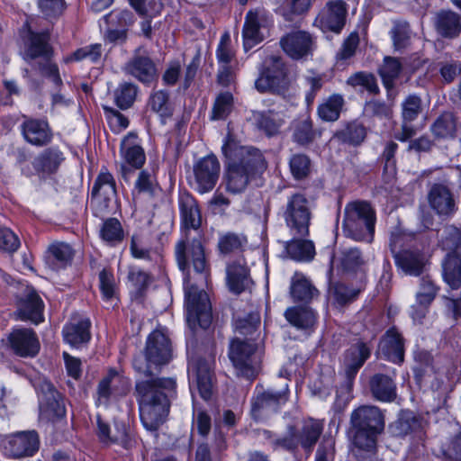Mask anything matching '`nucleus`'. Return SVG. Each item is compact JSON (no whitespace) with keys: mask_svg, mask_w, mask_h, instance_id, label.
<instances>
[{"mask_svg":"<svg viewBox=\"0 0 461 461\" xmlns=\"http://www.w3.org/2000/svg\"><path fill=\"white\" fill-rule=\"evenodd\" d=\"M221 150L226 159L224 181L230 193L243 192L249 182L267 168L263 154L256 148L241 146L227 137Z\"/></svg>","mask_w":461,"mask_h":461,"instance_id":"obj_1","label":"nucleus"},{"mask_svg":"<svg viewBox=\"0 0 461 461\" xmlns=\"http://www.w3.org/2000/svg\"><path fill=\"white\" fill-rule=\"evenodd\" d=\"M179 210L182 225L185 229V239L176 245V258L179 268L185 271L192 264L194 271L201 275L207 283L208 267L203 246L200 240H189L187 230H198L202 223L201 212L194 198L189 194L179 197Z\"/></svg>","mask_w":461,"mask_h":461,"instance_id":"obj_2","label":"nucleus"},{"mask_svg":"<svg viewBox=\"0 0 461 461\" xmlns=\"http://www.w3.org/2000/svg\"><path fill=\"white\" fill-rule=\"evenodd\" d=\"M120 152L123 158L120 167L123 181L131 185L134 176H137L131 191L132 202L136 205L141 203L144 193V149L136 132L131 131L122 139Z\"/></svg>","mask_w":461,"mask_h":461,"instance_id":"obj_3","label":"nucleus"},{"mask_svg":"<svg viewBox=\"0 0 461 461\" xmlns=\"http://www.w3.org/2000/svg\"><path fill=\"white\" fill-rule=\"evenodd\" d=\"M176 388L172 378H146V429L156 430L169 412L168 394Z\"/></svg>","mask_w":461,"mask_h":461,"instance_id":"obj_4","label":"nucleus"},{"mask_svg":"<svg viewBox=\"0 0 461 461\" xmlns=\"http://www.w3.org/2000/svg\"><path fill=\"white\" fill-rule=\"evenodd\" d=\"M375 212L364 201L349 203L344 210L342 230L346 237L356 241L371 242L374 239Z\"/></svg>","mask_w":461,"mask_h":461,"instance_id":"obj_5","label":"nucleus"},{"mask_svg":"<svg viewBox=\"0 0 461 461\" xmlns=\"http://www.w3.org/2000/svg\"><path fill=\"white\" fill-rule=\"evenodd\" d=\"M324 429L323 420L308 418L303 420L299 430L287 427L286 435L275 438L272 443L276 448L294 451L300 445L306 453H312Z\"/></svg>","mask_w":461,"mask_h":461,"instance_id":"obj_6","label":"nucleus"},{"mask_svg":"<svg viewBox=\"0 0 461 461\" xmlns=\"http://www.w3.org/2000/svg\"><path fill=\"white\" fill-rule=\"evenodd\" d=\"M21 38L20 54L28 64L38 59H52L54 49L50 43V30L35 32L29 22H25L19 31Z\"/></svg>","mask_w":461,"mask_h":461,"instance_id":"obj_7","label":"nucleus"},{"mask_svg":"<svg viewBox=\"0 0 461 461\" xmlns=\"http://www.w3.org/2000/svg\"><path fill=\"white\" fill-rule=\"evenodd\" d=\"M186 321L193 331L197 328L206 330L212 320L208 294L203 290L186 283L185 285Z\"/></svg>","mask_w":461,"mask_h":461,"instance_id":"obj_8","label":"nucleus"},{"mask_svg":"<svg viewBox=\"0 0 461 461\" xmlns=\"http://www.w3.org/2000/svg\"><path fill=\"white\" fill-rule=\"evenodd\" d=\"M14 318L38 325L44 321V303L38 291L32 285H20L14 296Z\"/></svg>","mask_w":461,"mask_h":461,"instance_id":"obj_9","label":"nucleus"},{"mask_svg":"<svg viewBox=\"0 0 461 461\" xmlns=\"http://www.w3.org/2000/svg\"><path fill=\"white\" fill-rule=\"evenodd\" d=\"M263 69L255 81V87L260 93L271 92L285 95L290 86L287 68L282 59L277 56L267 58Z\"/></svg>","mask_w":461,"mask_h":461,"instance_id":"obj_10","label":"nucleus"},{"mask_svg":"<svg viewBox=\"0 0 461 461\" xmlns=\"http://www.w3.org/2000/svg\"><path fill=\"white\" fill-rule=\"evenodd\" d=\"M283 218L293 237H307L312 218L309 201L302 194H294L287 198L283 207Z\"/></svg>","mask_w":461,"mask_h":461,"instance_id":"obj_11","label":"nucleus"},{"mask_svg":"<svg viewBox=\"0 0 461 461\" xmlns=\"http://www.w3.org/2000/svg\"><path fill=\"white\" fill-rule=\"evenodd\" d=\"M35 388L39 396V417L41 420L56 421L66 416L64 397L50 381L39 379Z\"/></svg>","mask_w":461,"mask_h":461,"instance_id":"obj_12","label":"nucleus"},{"mask_svg":"<svg viewBox=\"0 0 461 461\" xmlns=\"http://www.w3.org/2000/svg\"><path fill=\"white\" fill-rule=\"evenodd\" d=\"M262 350L260 347L252 341L235 338L231 340L229 357L236 369L242 375H253L261 363Z\"/></svg>","mask_w":461,"mask_h":461,"instance_id":"obj_13","label":"nucleus"},{"mask_svg":"<svg viewBox=\"0 0 461 461\" xmlns=\"http://www.w3.org/2000/svg\"><path fill=\"white\" fill-rule=\"evenodd\" d=\"M116 194V183L113 176L106 167H103L91 190L90 207L93 214L102 219L108 214L110 203Z\"/></svg>","mask_w":461,"mask_h":461,"instance_id":"obj_14","label":"nucleus"},{"mask_svg":"<svg viewBox=\"0 0 461 461\" xmlns=\"http://www.w3.org/2000/svg\"><path fill=\"white\" fill-rule=\"evenodd\" d=\"M368 258L358 248H348L336 251L330 260L332 268L341 271L350 278L366 282Z\"/></svg>","mask_w":461,"mask_h":461,"instance_id":"obj_15","label":"nucleus"},{"mask_svg":"<svg viewBox=\"0 0 461 461\" xmlns=\"http://www.w3.org/2000/svg\"><path fill=\"white\" fill-rule=\"evenodd\" d=\"M131 390V381L116 368L109 367L96 387L95 404L109 405L112 399L118 400L127 395Z\"/></svg>","mask_w":461,"mask_h":461,"instance_id":"obj_16","label":"nucleus"},{"mask_svg":"<svg viewBox=\"0 0 461 461\" xmlns=\"http://www.w3.org/2000/svg\"><path fill=\"white\" fill-rule=\"evenodd\" d=\"M1 445L4 454L11 458H23L34 456L40 448V437L36 430L19 431L5 436Z\"/></svg>","mask_w":461,"mask_h":461,"instance_id":"obj_17","label":"nucleus"},{"mask_svg":"<svg viewBox=\"0 0 461 461\" xmlns=\"http://www.w3.org/2000/svg\"><path fill=\"white\" fill-rule=\"evenodd\" d=\"M172 357L171 341L167 330L158 325L146 339V362L149 367L158 368L167 365Z\"/></svg>","mask_w":461,"mask_h":461,"instance_id":"obj_18","label":"nucleus"},{"mask_svg":"<svg viewBox=\"0 0 461 461\" xmlns=\"http://www.w3.org/2000/svg\"><path fill=\"white\" fill-rule=\"evenodd\" d=\"M7 347L17 357L32 358L39 354L41 343L33 329L16 326L7 336Z\"/></svg>","mask_w":461,"mask_h":461,"instance_id":"obj_19","label":"nucleus"},{"mask_svg":"<svg viewBox=\"0 0 461 461\" xmlns=\"http://www.w3.org/2000/svg\"><path fill=\"white\" fill-rule=\"evenodd\" d=\"M65 160L63 152L58 147H50L41 151L29 165L22 167V173L27 177L34 175L46 178L56 174Z\"/></svg>","mask_w":461,"mask_h":461,"instance_id":"obj_20","label":"nucleus"},{"mask_svg":"<svg viewBox=\"0 0 461 461\" xmlns=\"http://www.w3.org/2000/svg\"><path fill=\"white\" fill-rule=\"evenodd\" d=\"M20 125L23 140L32 146L42 148L50 145L53 140V131L46 119L23 115Z\"/></svg>","mask_w":461,"mask_h":461,"instance_id":"obj_21","label":"nucleus"},{"mask_svg":"<svg viewBox=\"0 0 461 461\" xmlns=\"http://www.w3.org/2000/svg\"><path fill=\"white\" fill-rule=\"evenodd\" d=\"M194 188L200 194L208 193L215 186L220 175V163L214 155L202 158L194 166Z\"/></svg>","mask_w":461,"mask_h":461,"instance_id":"obj_22","label":"nucleus"},{"mask_svg":"<svg viewBox=\"0 0 461 461\" xmlns=\"http://www.w3.org/2000/svg\"><path fill=\"white\" fill-rule=\"evenodd\" d=\"M280 46L291 59H301L312 54L315 42L309 32L292 31L280 39Z\"/></svg>","mask_w":461,"mask_h":461,"instance_id":"obj_23","label":"nucleus"},{"mask_svg":"<svg viewBox=\"0 0 461 461\" xmlns=\"http://www.w3.org/2000/svg\"><path fill=\"white\" fill-rule=\"evenodd\" d=\"M346 14V4L343 1H330L315 18L314 24L322 32L339 33L345 25Z\"/></svg>","mask_w":461,"mask_h":461,"instance_id":"obj_24","label":"nucleus"},{"mask_svg":"<svg viewBox=\"0 0 461 461\" xmlns=\"http://www.w3.org/2000/svg\"><path fill=\"white\" fill-rule=\"evenodd\" d=\"M267 14L261 11H249L245 17L242 30L243 45L246 51L264 40L263 30L268 25Z\"/></svg>","mask_w":461,"mask_h":461,"instance_id":"obj_25","label":"nucleus"},{"mask_svg":"<svg viewBox=\"0 0 461 461\" xmlns=\"http://www.w3.org/2000/svg\"><path fill=\"white\" fill-rule=\"evenodd\" d=\"M287 387L284 392H275L272 390L257 391L256 396L252 400L251 413L255 420L262 418L269 412L277 411L287 401Z\"/></svg>","mask_w":461,"mask_h":461,"instance_id":"obj_26","label":"nucleus"},{"mask_svg":"<svg viewBox=\"0 0 461 461\" xmlns=\"http://www.w3.org/2000/svg\"><path fill=\"white\" fill-rule=\"evenodd\" d=\"M354 429H369L382 432L384 429V416L382 411L373 405H362L355 409L350 415Z\"/></svg>","mask_w":461,"mask_h":461,"instance_id":"obj_27","label":"nucleus"},{"mask_svg":"<svg viewBox=\"0 0 461 461\" xmlns=\"http://www.w3.org/2000/svg\"><path fill=\"white\" fill-rule=\"evenodd\" d=\"M379 354L386 360L401 364L404 359V344L401 333L393 327L389 329L379 344Z\"/></svg>","mask_w":461,"mask_h":461,"instance_id":"obj_28","label":"nucleus"},{"mask_svg":"<svg viewBox=\"0 0 461 461\" xmlns=\"http://www.w3.org/2000/svg\"><path fill=\"white\" fill-rule=\"evenodd\" d=\"M393 258L396 267L409 276H420L427 263L425 255L416 248L403 249Z\"/></svg>","mask_w":461,"mask_h":461,"instance_id":"obj_29","label":"nucleus"},{"mask_svg":"<svg viewBox=\"0 0 461 461\" xmlns=\"http://www.w3.org/2000/svg\"><path fill=\"white\" fill-rule=\"evenodd\" d=\"M188 370L195 378L201 396L208 400L212 395V364L203 359H191Z\"/></svg>","mask_w":461,"mask_h":461,"instance_id":"obj_30","label":"nucleus"},{"mask_svg":"<svg viewBox=\"0 0 461 461\" xmlns=\"http://www.w3.org/2000/svg\"><path fill=\"white\" fill-rule=\"evenodd\" d=\"M370 348L363 342L352 345L345 353L343 365L347 377L351 380L370 357Z\"/></svg>","mask_w":461,"mask_h":461,"instance_id":"obj_31","label":"nucleus"},{"mask_svg":"<svg viewBox=\"0 0 461 461\" xmlns=\"http://www.w3.org/2000/svg\"><path fill=\"white\" fill-rule=\"evenodd\" d=\"M429 203L431 208L439 215L452 214L455 210V202L448 187L436 184L429 193Z\"/></svg>","mask_w":461,"mask_h":461,"instance_id":"obj_32","label":"nucleus"},{"mask_svg":"<svg viewBox=\"0 0 461 461\" xmlns=\"http://www.w3.org/2000/svg\"><path fill=\"white\" fill-rule=\"evenodd\" d=\"M393 375L375 374L370 380L372 395L380 402H391L396 398V384Z\"/></svg>","mask_w":461,"mask_h":461,"instance_id":"obj_33","label":"nucleus"},{"mask_svg":"<svg viewBox=\"0 0 461 461\" xmlns=\"http://www.w3.org/2000/svg\"><path fill=\"white\" fill-rule=\"evenodd\" d=\"M286 321L298 330L312 331L317 323V313L309 307H290L285 312Z\"/></svg>","mask_w":461,"mask_h":461,"instance_id":"obj_34","label":"nucleus"},{"mask_svg":"<svg viewBox=\"0 0 461 461\" xmlns=\"http://www.w3.org/2000/svg\"><path fill=\"white\" fill-rule=\"evenodd\" d=\"M90 328L91 321L89 319L72 321L63 328L64 339L76 348L86 344L91 339Z\"/></svg>","mask_w":461,"mask_h":461,"instance_id":"obj_35","label":"nucleus"},{"mask_svg":"<svg viewBox=\"0 0 461 461\" xmlns=\"http://www.w3.org/2000/svg\"><path fill=\"white\" fill-rule=\"evenodd\" d=\"M366 282L357 280L356 285H347L344 283H337L330 289V296L339 306H344L354 302L359 294L365 289Z\"/></svg>","mask_w":461,"mask_h":461,"instance_id":"obj_36","label":"nucleus"},{"mask_svg":"<svg viewBox=\"0 0 461 461\" xmlns=\"http://www.w3.org/2000/svg\"><path fill=\"white\" fill-rule=\"evenodd\" d=\"M72 247L64 242H57L49 247L48 263L54 270L67 267L74 258Z\"/></svg>","mask_w":461,"mask_h":461,"instance_id":"obj_37","label":"nucleus"},{"mask_svg":"<svg viewBox=\"0 0 461 461\" xmlns=\"http://www.w3.org/2000/svg\"><path fill=\"white\" fill-rule=\"evenodd\" d=\"M128 281L131 285L130 295L131 306H144V270L141 267L130 265Z\"/></svg>","mask_w":461,"mask_h":461,"instance_id":"obj_38","label":"nucleus"},{"mask_svg":"<svg viewBox=\"0 0 461 461\" xmlns=\"http://www.w3.org/2000/svg\"><path fill=\"white\" fill-rule=\"evenodd\" d=\"M303 238L294 237L290 241L285 242V252L294 260L308 261L313 258L315 254L313 243Z\"/></svg>","mask_w":461,"mask_h":461,"instance_id":"obj_39","label":"nucleus"},{"mask_svg":"<svg viewBox=\"0 0 461 461\" xmlns=\"http://www.w3.org/2000/svg\"><path fill=\"white\" fill-rule=\"evenodd\" d=\"M436 27L443 37L455 38L461 32L460 17L451 11L440 12L437 15Z\"/></svg>","mask_w":461,"mask_h":461,"instance_id":"obj_40","label":"nucleus"},{"mask_svg":"<svg viewBox=\"0 0 461 461\" xmlns=\"http://www.w3.org/2000/svg\"><path fill=\"white\" fill-rule=\"evenodd\" d=\"M290 294L294 301L308 302L318 295V291L303 274L295 273L291 280Z\"/></svg>","mask_w":461,"mask_h":461,"instance_id":"obj_41","label":"nucleus"},{"mask_svg":"<svg viewBox=\"0 0 461 461\" xmlns=\"http://www.w3.org/2000/svg\"><path fill=\"white\" fill-rule=\"evenodd\" d=\"M227 282L233 293L243 292L251 283L247 267L240 264L230 265L227 267Z\"/></svg>","mask_w":461,"mask_h":461,"instance_id":"obj_42","label":"nucleus"},{"mask_svg":"<svg viewBox=\"0 0 461 461\" xmlns=\"http://www.w3.org/2000/svg\"><path fill=\"white\" fill-rule=\"evenodd\" d=\"M443 278L451 289L461 287V258L448 253L443 262Z\"/></svg>","mask_w":461,"mask_h":461,"instance_id":"obj_43","label":"nucleus"},{"mask_svg":"<svg viewBox=\"0 0 461 461\" xmlns=\"http://www.w3.org/2000/svg\"><path fill=\"white\" fill-rule=\"evenodd\" d=\"M99 288L103 300L115 306L119 301L118 287L111 269L104 268L99 273Z\"/></svg>","mask_w":461,"mask_h":461,"instance_id":"obj_44","label":"nucleus"},{"mask_svg":"<svg viewBox=\"0 0 461 461\" xmlns=\"http://www.w3.org/2000/svg\"><path fill=\"white\" fill-rule=\"evenodd\" d=\"M100 238L110 246H116L124 238V232L120 221L116 218L105 219L99 230Z\"/></svg>","mask_w":461,"mask_h":461,"instance_id":"obj_45","label":"nucleus"},{"mask_svg":"<svg viewBox=\"0 0 461 461\" xmlns=\"http://www.w3.org/2000/svg\"><path fill=\"white\" fill-rule=\"evenodd\" d=\"M343 104L344 99L342 95L334 94L319 105L318 114L323 121L335 122L339 117Z\"/></svg>","mask_w":461,"mask_h":461,"instance_id":"obj_46","label":"nucleus"},{"mask_svg":"<svg viewBox=\"0 0 461 461\" xmlns=\"http://www.w3.org/2000/svg\"><path fill=\"white\" fill-rule=\"evenodd\" d=\"M431 131L437 138H453L456 131V121L453 113H442L432 124Z\"/></svg>","mask_w":461,"mask_h":461,"instance_id":"obj_47","label":"nucleus"},{"mask_svg":"<svg viewBox=\"0 0 461 461\" xmlns=\"http://www.w3.org/2000/svg\"><path fill=\"white\" fill-rule=\"evenodd\" d=\"M251 119L257 127L268 136L276 134L281 125L280 120L272 112H254Z\"/></svg>","mask_w":461,"mask_h":461,"instance_id":"obj_48","label":"nucleus"},{"mask_svg":"<svg viewBox=\"0 0 461 461\" xmlns=\"http://www.w3.org/2000/svg\"><path fill=\"white\" fill-rule=\"evenodd\" d=\"M402 64L396 58L385 57L384 64L379 69L383 83L387 89L393 86L394 80L399 77Z\"/></svg>","mask_w":461,"mask_h":461,"instance_id":"obj_49","label":"nucleus"},{"mask_svg":"<svg viewBox=\"0 0 461 461\" xmlns=\"http://www.w3.org/2000/svg\"><path fill=\"white\" fill-rule=\"evenodd\" d=\"M353 444L358 451L374 453L376 447V438L381 432H375L369 429H355Z\"/></svg>","mask_w":461,"mask_h":461,"instance_id":"obj_50","label":"nucleus"},{"mask_svg":"<svg viewBox=\"0 0 461 461\" xmlns=\"http://www.w3.org/2000/svg\"><path fill=\"white\" fill-rule=\"evenodd\" d=\"M414 243L415 237L411 233H407L399 228L391 232L389 245L393 257L403 249L414 248Z\"/></svg>","mask_w":461,"mask_h":461,"instance_id":"obj_51","label":"nucleus"},{"mask_svg":"<svg viewBox=\"0 0 461 461\" xmlns=\"http://www.w3.org/2000/svg\"><path fill=\"white\" fill-rule=\"evenodd\" d=\"M114 103L122 110L130 108L136 98L137 87L131 83H122L114 91Z\"/></svg>","mask_w":461,"mask_h":461,"instance_id":"obj_52","label":"nucleus"},{"mask_svg":"<svg viewBox=\"0 0 461 461\" xmlns=\"http://www.w3.org/2000/svg\"><path fill=\"white\" fill-rule=\"evenodd\" d=\"M233 107V96L230 92L221 93L215 99L211 120H224L230 113Z\"/></svg>","mask_w":461,"mask_h":461,"instance_id":"obj_53","label":"nucleus"},{"mask_svg":"<svg viewBox=\"0 0 461 461\" xmlns=\"http://www.w3.org/2000/svg\"><path fill=\"white\" fill-rule=\"evenodd\" d=\"M104 21L108 27L128 31V27L133 23L134 19L131 11L115 9L104 15Z\"/></svg>","mask_w":461,"mask_h":461,"instance_id":"obj_54","label":"nucleus"},{"mask_svg":"<svg viewBox=\"0 0 461 461\" xmlns=\"http://www.w3.org/2000/svg\"><path fill=\"white\" fill-rule=\"evenodd\" d=\"M441 244L444 249L452 254L461 253V231L454 226H447L441 234Z\"/></svg>","mask_w":461,"mask_h":461,"instance_id":"obj_55","label":"nucleus"},{"mask_svg":"<svg viewBox=\"0 0 461 461\" xmlns=\"http://www.w3.org/2000/svg\"><path fill=\"white\" fill-rule=\"evenodd\" d=\"M102 108L113 132L119 133L129 126L128 118L121 112L105 104H103Z\"/></svg>","mask_w":461,"mask_h":461,"instance_id":"obj_56","label":"nucleus"},{"mask_svg":"<svg viewBox=\"0 0 461 461\" xmlns=\"http://www.w3.org/2000/svg\"><path fill=\"white\" fill-rule=\"evenodd\" d=\"M102 56V45L99 43L91 44L83 48L77 49L70 56L67 57L65 62L80 61L85 59H90L92 62L96 63Z\"/></svg>","mask_w":461,"mask_h":461,"instance_id":"obj_57","label":"nucleus"},{"mask_svg":"<svg viewBox=\"0 0 461 461\" xmlns=\"http://www.w3.org/2000/svg\"><path fill=\"white\" fill-rule=\"evenodd\" d=\"M391 34L396 50H402L410 45L411 30L409 23L405 22L395 23Z\"/></svg>","mask_w":461,"mask_h":461,"instance_id":"obj_58","label":"nucleus"},{"mask_svg":"<svg viewBox=\"0 0 461 461\" xmlns=\"http://www.w3.org/2000/svg\"><path fill=\"white\" fill-rule=\"evenodd\" d=\"M339 137L344 142L358 145L366 137V129L362 124L353 122L339 133Z\"/></svg>","mask_w":461,"mask_h":461,"instance_id":"obj_59","label":"nucleus"},{"mask_svg":"<svg viewBox=\"0 0 461 461\" xmlns=\"http://www.w3.org/2000/svg\"><path fill=\"white\" fill-rule=\"evenodd\" d=\"M149 104L151 109L158 113L162 118L170 117L172 109L168 101V93L159 90L150 95Z\"/></svg>","mask_w":461,"mask_h":461,"instance_id":"obj_60","label":"nucleus"},{"mask_svg":"<svg viewBox=\"0 0 461 461\" xmlns=\"http://www.w3.org/2000/svg\"><path fill=\"white\" fill-rule=\"evenodd\" d=\"M403 122H411L421 112V99L415 95H409L402 104Z\"/></svg>","mask_w":461,"mask_h":461,"instance_id":"obj_61","label":"nucleus"},{"mask_svg":"<svg viewBox=\"0 0 461 461\" xmlns=\"http://www.w3.org/2000/svg\"><path fill=\"white\" fill-rule=\"evenodd\" d=\"M38 7L46 18H58L66 9L65 0H38Z\"/></svg>","mask_w":461,"mask_h":461,"instance_id":"obj_62","label":"nucleus"},{"mask_svg":"<svg viewBox=\"0 0 461 461\" xmlns=\"http://www.w3.org/2000/svg\"><path fill=\"white\" fill-rule=\"evenodd\" d=\"M347 83L354 87L362 86L370 93L378 92V86L375 78L371 74L357 72L350 76L348 78Z\"/></svg>","mask_w":461,"mask_h":461,"instance_id":"obj_63","label":"nucleus"},{"mask_svg":"<svg viewBox=\"0 0 461 461\" xmlns=\"http://www.w3.org/2000/svg\"><path fill=\"white\" fill-rule=\"evenodd\" d=\"M289 164L292 175L296 179H302L305 177L310 172L311 161L309 158L305 155H294L291 158Z\"/></svg>","mask_w":461,"mask_h":461,"instance_id":"obj_64","label":"nucleus"}]
</instances>
